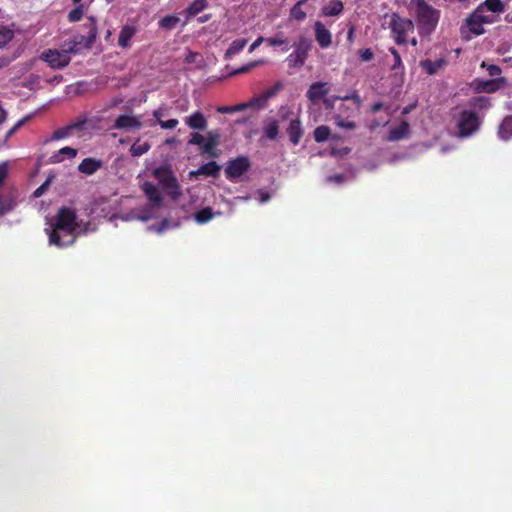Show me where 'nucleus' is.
<instances>
[{
	"label": "nucleus",
	"instance_id": "nucleus-1",
	"mask_svg": "<svg viewBox=\"0 0 512 512\" xmlns=\"http://www.w3.org/2000/svg\"><path fill=\"white\" fill-rule=\"evenodd\" d=\"M77 214L74 209L69 207H61L56 216L55 221L48 232L49 244L58 248H66L75 243L77 238Z\"/></svg>",
	"mask_w": 512,
	"mask_h": 512
},
{
	"label": "nucleus",
	"instance_id": "nucleus-2",
	"mask_svg": "<svg viewBox=\"0 0 512 512\" xmlns=\"http://www.w3.org/2000/svg\"><path fill=\"white\" fill-rule=\"evenodd\" d=\"M495 22L493 16L482 14L481 8H475L467 15L460 26L461 38L470 41L473 37L483 35L486 30L484 24H492Z\"/></svg>",
	"mask_w": 512,
	"mask_h": 512
},
{
	"label": "nucleus",
	"instance_id": "nucleus-3",
	"mask_svg": "<svg viewBox=\"0 0 512 512\" xmlns=\"http://www.w3.org/2000/svg\"><path fill=\"white\" fill-rule=\"evenodd\" d=\"M84 28L87 29V34L74 35L69 41L64 43L62 49L67 55L78 54L83 48H92L98 33L96 19L92 16L88 17L84 24Z\"/></svg>",
	"mask_w": 512,
	"mask_h": 512
},
{
	"label": "nucleus",
	"instance_id": "nucleus-4",
	"mask_svg": "<svg viewBox=\"0 0 512 512\" xmlns=\"http://www.w3.org/2000/svg\"><path fill=\"white\" fill-rule=\"evenodd\" d=\"M412 3L416 7V19L420 35L431 34L439 22V10L427 4L425 0H412Z\"/></svg>",
	"mask_w": 512,
	"mask_h": 512
},
{
	"label": "nucleus",
	"instance_id": "nucleus-5",
	"mask_svg": "<svg viewBox=\"0 0 512 512\" xmlns=\"http://www.w3.org/2000/svg\"><path fill=\"white\" fill-rule=\"evenodd\" d=\"M153 176L172 200L177 201L182 196L181 186L169 165L155 168Z\"/></svg>",
	"mask_w": 512,
	"mask_h": 512
},
{
	"label": "nucleus",
	"instance_id": "nucleus-6",
	"mask_svg": "<svg viewBox=\"0 0 512 512\" xmlns=\"http://www.w3.org/2000/svg\"><path fill=\"white\" fill-rule=\"evenodd\" d=\"M389 28L391 36L397 45H406L408 35L414 32L415 25L412 20L400 16L394 12L390 16Z\"/></svg>",
	"mask_w": 512,
	"mask_h": 512
},
{
	"label": "nucleus",
	"instance_id": "nucleus-7",
	"mask_svg": "<svg viewBox=\"0 0 512 512\" xmlns=\"http://www.w3.org/2000/svg\"><path fill=\"white\" fill-rule=\"evenodd\" d=\"M480 118L475 111L463 110L460 112L457 122L458 136L467 138L479 130Z\"/></svg>",
	"mask_w": 512,
	"mask_h": 512
},
{
	"label": "nucleus",
	"instance_id": "nucleus-8",
	"mask_svg": "<svg viewBox=\"0 0 512 512\" xmlns=\"http://www.w3.org/2000/svg\"><path fill=\"white\" fill-rule=\"evenodd\" d=\"M293 46L295 50L287 57L286 61L289 67L300 68L304 65L308 56V51L311 48V40L302 36Z\"/></svg>",
	"mask_w": 512,
	"mask_h": 512
},
{
	"label": "nucleus",
	"instance_id": "nucleus-9",
	"mask_svg": "<svg viewBox=\"0 0 512 512\" xmlns=\"http://www.w3.org/2000/svg\"><path fill=\"white\" fill-rule=\"evenodd\" d=\"M40 59L46 62L52 69H62L69 65L71 58L64 50L47 49L42 52Z\"/></svg>",
	"mask_w": 512,
	"mask_h": 512
},
{
	"label": "nucleus",
	"instance_id": "nucleus-10",
	"mask_svg": "<svg viewBox=\"0 0 512 512\" xmlns=\"http://www.w3.org/2000/svg\"><path fill=\"white\" fill-rule=\"evenodd\" d=\"M251 163L245 156H239L235 159L230 160L225 168V174L227 179L235 180L241 177L250 169Z\"/></svg>",
	"mask_w": 512,
	"mask_h": 512
},
{
	"label": "nucleus",
	"instance_id": "nucleus-11",
	"mask_svg": "<svg viewBox=\"0 0 512 512\" xmlns=\"http://www.w3.org/2000/svg\"><path fill=\"white\" fill-rule=\"evenodd\" d=\"M188 144L199 146L200 151L203 155H208L209 157L212 158H216L219 156L217 147L205 142V137L198 132L191 133L190 138L188 140Z\"/></svg>",
	"mask_w": 512,
	"mask_h": 512
},
{
	"label": "nucleus",
	"instance_id": "nucleus-12",
	"mask_svg": "<svg viewBox=\"0 0 512 512\" xmlns=\"http://www.w3.org/2000/svg\"><path fill=\"white\" fill-rule=\"evenodd\" d=\"M113 127L118 130H139L142 127L141 116L128 114L120 115L116 118Z\"/></svg>",
	"mask_w": 512,
	"mask_h": 512
},
{
	"label": "nucleus",
	"instance_id": "nucleus-13",
	"mask_svg": "<svg viewBox=\"0 0 512 512\" xmlns=\"http://www.w3.org/2000/svg\"><path fill=\"white\" fill-rule=\"evenodd\" d=\"M330 91L329 84L326 82H314L310 85L307 90L306 97L308 100L316 104L320 100L324 99Z\"/></svg>",
	"mask_w": 512,
	"mask_h": 512
},
{
	"label": "nucleus",
	"instance_id": "nucleus-14",
	"mask_svg": "<svg viewBox=\"0 0 512 512\" xmlns=\"http://www.w3.org/2000/svg\"><path fill=\"white\" fill-rule=\"evenodd\" d=\"M507 85L506 78H494L489 80H480L476 84V90L485 93H495Z\"/></svg>",
	"mask_w": 512,
	"mask_h": 512
},
{
	"label": "nucleus",
	"instance_id": "nucleus-15",
	"mask_svg": "<svg viewBox=\"0 0 512 512\" xmlns=\"http://www.w3.org/2000/svg\"><path fill=\"white\" fill-rule=\"evenodd\" d=\"M315 39L321 48H328L332 43L331 32L321 21L314 23Z\"/></svg>",
	"mask_w": 512,
	"mask_h": 512
},
{
	"label": "nucleus",
	"instance_id": "nucleus-16",
	"mask_svg": "<svg viewBox=\"0 0 512 512\" xmlns=\"http://www.w3.org/2000/svg\"><path fill=\"white\" fill-rule=\"evenodd\" d=\"M142 190L149 202L154 207H160L163 202V197L159 189L151 182H145L142 186Z\"/></svg>",
	"mask_w": 512,
	"mask_h": 512
},
{
	"label": "nucleus",
	"instance_id": "nucleus-17",
	"mask_svg": "<svg viewBox=\"0 0 512 512\" xmlns=\"http://www.w3.org/2000/svg\"><path fill=\"white\" fill-rule=\"evenodd\" d=\"M186 125L193 130L204 131L207 129L208 121L201 111H195L185 119Z\"/></svg>",
	"mask_w": 512,
	"mask_h": 512
},
{
	"label": "nucleus",
	"instance_id": "nucleus-18",
	"mask_svg": "<svg viewBox=\"0 0 512 512\" xmlns=\"http://www.w3.org/2000/svg\"><path fill=\"white\" fill-rule=\"evenodd\" d=\"M286 132L291 143L293 145H298L304 134L300 119L296 118L291 120L286 129Z\"/></svg>",
	"mask_w": 512,
	"mask_h": 512
},
{
	"label": "nucleus",
	"instance_id": "nucleus-19",
	"mask_svg": "<svg viewBox=\"0 0 512 512\" xmlns=\"http://www.w3.org/2000/svg\"><path fill=\"white\" fill-rule=\"evenodd\" d=\"M221 170L220 165H218L215 161H210L201 165L196 171H191L190 176H198L204 175L207 177L217 178L219 176V172Z\"/></svg>",
	"mask_w": 512,
	"mask_h": 512
},
{
	"label": "nucleus",
	"instance_id": "nucleus-20",
	"mask_svg": "<svg viewBox=\"0 0 512 512\" xmlns=\"http://www.w3.org/2000/svg\"><path fill=\"white\" fill-rule=\"evenodd\" d=\"M137 29L132 25H124L118 36V45L123 49L131 46V39L135 36Z\"/></svg>",
	"mask_w": 512,
	"mask_h": 512
},
{
	"label": "nucleus",
	"instance_id": "nucleus-21",
	"mask_svg": "<svg viewBox=\"0 0 512 512\" xmlns=\"http://www.w3.org/2000/svg\"><path fill=\"white\" fill-rule=\"evenodd\" d=\"M102 166V161L95 158H85L78 165L79 172L85 175H92Z\"/></svg>",
	"mask_w": 512,
	"mask_h": 512
},
{
	"label": "nucleus",
	"instance_id": "nucleus-22",
	"mask_svg": "<svg viewBox=\"0 0 512 512\" xmlns=\"http://www.w3.org/2000/svg\"><path fill=\"white\" fill-rule=\"evenodd\" d=\"M410 132L409 124L402 121L399 125L392 127L389 131V141H399L408 136Z\"/></svg>",
	"mask_w": 512,
	"mask_h": 512
},
{
	"label": "nucleus",
	"instance_id": "nucleus-23",
	"mask_svg": "<svg viewBox=\"0 0 512 512\" xmlns=\"http://www.w3.org/2000/svg\"><path fill=\"white\" fill-rule=\"evenodd\" d=\"M281 89V84L277 83L273 87L264 91L260 96L253 97L251 100L253 102L254 107H263L268 99L277 94V92Z\"/></svg>",
	"mask_w": 512,
	"mask_h": 512
},
{
	"label": "nucleus",
	"instance_id": "nucleus-24",
	"mask_svg": "<svg viewBox=\"0 0 512 512\" xmlns=\"http://www.w3.org/2000/svg\"><path fill=\"white\" fill-rule=\"evenodd\" d=\"M344 9L343 2L340 0H331L327 5L323 6L321 9V15L330 17V16H339Z\"/></svg>",
	"mask_w": 512,
	"mask_h": 512
},
{
	"label": "nucleus",
	"instance_id": "nucleus-25",
	"mask_svg": "<svg viewBox=\"0 0 512 512\" xmlns=\"http://www.w3.org/2000/svg\"><path fill=\"white\" fill-rule=\"evenodd\" d=\"M76 155L77 150L75 148L66 146L54 152L50 157V161L51 163H60L64 161L65 158L73 159Z\"/></svg>",
	"mask_w": 512,
	"mask_h": 512
},
{
	"label": "nucleus",
	"instance_id": "nucleus-26",
	"mask_svg": "<svg viewBox=\"0 0 512 512\" xmlns=\"http://www.w3.org/2000/svg\"><path fill=\"white\" fill-rule=\"evenodd\" d=\"M445 63V60L442 58L435 61L431 59H424L420 61V67L426 71L427 74L434 75L445 65Z\"/></svg>",
	"mask_w": 512,
	"mask_h": 512
},
{
	"label": "nucleus",
	"instance_id": "nucleus-27",
	"mask_svg": "<svg viewBox=\"0 0 512 512\" xmlns=\"http://www.w3.org/2000/svg\"><path fill=\"white\" fill-rule=\"evenodd\" d=\"M207 7V0H194L191 4H189V6L184 11V13L186 14V20L188 21L190 18L198 15Z\"/></svg>",
	"mask_w": 512,
	"mask_h": 512
},
{
	"label": "nucleus",
	"instance_id": "nucleus-28",
	"mask_svg": "<svg viewBox=\"0 0 512 512\" xmlns=\"http://www.w3.org/2000/svg\"><path fill=\"white\" fill-rule=\"evenodd\" d=\"M476 8H481L482 14H485V11H490L492 13H502L504 11V4L502 0H485Z\"/></svg>",
	"mask_w": 512,
	"mask_h": 512
},
{
	"label": "nucleus",
	"instance_id": "nucleus-29",
	"mask_svg": "<svg viewBox=\"0 0 512 512\" xmlns=\"http://www.w3.org/2000/svg\"><path fill=\"white\" fill-rule=\"evenodd\" d=\"M498 136L505 141L512 138V115L506 116L503 119L499 126Z\"/></svg>",
	"mask_w": 512,
	"mask_h": 512
},
{
	"label": "nucleus",
	"instance_id": "nucleus-30",
	"mask_svg": "<svg viewBox=\"0 0 512 512\" xmlns=\"http://www.w3.org/2000/svg\"><path fill=\"white\" fill-rule=\"evenodd\" d=\"M247 39L234 40L225 52V59H229L244 49L247 45Z\"/></svg>",
	"mask_w": 512,
	"mask_h": 512
},
{
	"label": "nucleus",
	"instance_id": "nucleus-31",
	"mask_svg": "<svg viewBox=\"0 0 512 512\" xmlns=\"http://www.w3.org/2000/svg\"><path fill=\"white\" fill-rule=\"evenodd\" d=\"M15 36V32L13 29L7 26H0V49L5 48L8 43H10Z\"/></svg>",
	"mask_w": 512,
	"mask_h": 512
},
{
	"label": "nucleus",
	"instance_id": "nucleus-32",
	"mask_svg": "<svg viewBox=\"0 0 512 512\" xmlns=\"http://www.w3.org/2000/svg\"><path fill=\"white\" fill-rule=\"evenodd\" d=\"M251 107H254L253 105V102L252 100L250 99L248 102H245V103H240V104H236V105H232V106H221L217 109V111L219 113H234V112H239V111H243L247 108H251Z\"/></svg>",
	"mask_w": 512,
	"mask_h": 512
},
{
	"label": "nucleus",
	"instance_id": "nucleus-33",
	"mask_svg": "<svg viewBox=\"0 0 512 512\" xmlns=\"http://www.w3.org/2000/svg\"><path fill=\"white\" fill-rule=\"evenodd\" d=\"M180 22V18L176 15H167L161 18L158 22L160 28L164 30H172Z\"/></svg>",
	"mask_w": 512,
	"mask_h": 512
},
{
	"label": "nucleus",
	"instance_id": "nucleus-34",
	"mask_svg": "<svg viewBox=\"0 0 512 512\" xmlns=\"http://www.w3.org/2000/svg\"><path fill=\"white\" fill-rule=\"evenodd\" d=\"M214 217V213L211 207H205L195 213V221L198 224H205L212 220Z\"/></svg>",
	"mask_w": 512,
	"mask_h": 512
},
{
	"label": "nucleus",
	"instance_id": "nucleus-35",
	"mask_svg": "<svg viewBox=\"0 0 512 512\" xmlns=\"http://www.w3.org/2000/svg\"><path fill=\"white\" fill-rule=\"evenodd\" d=\"M151 149V145L148 142L140 143L139 140L136 141L131 147H130V153L133 157H139L143 154L147 153Z\"/></svg>",
	"mask_w": 512,
	"mask_h": 512
},
{
	"label": "nucleus",
	"instance_id": "nucleus-36",
	"mask_svg": "<svg viewBox=\"0 0 512 512\" xmlns=\"http://www.w3.org/2000/svg\"><path fill=\"white\" fill-rule=\"evenodd\" d=\"M314 139L317 143L325 142L331 135V130L326 125H320L314 130Z\"/></svg>",
	"mask_w": 512,
	"mask_h": 512
},
{
	"label": "nucleus",
	"instance_id": "nucleus-37",
	"mask_svg": "<svg viewBox=\"0 0 512 512\" xmlns=\"http://www.w3.org/2000/svg\"><path fill=\"white\" fill-rule=\"evenodd\" d=\"M264 133L270 140L276 139L279 133V123L277 120H272L264 126Z\"/></svg>",
	"mask_w": 512,
	"mask_h": 512
},
{
	"label": "nucleus",
	"instance_id": "nucleus-38",
	"mask_svg": "<svg viewBox=\"0 0 512 512\" xmlns=\"http://www.w3.org/2000/svg\"><path fill=\"white\" fill-rule=\"evenodd\" d=\"M350 117L334 116L335 124L343 129L354 130L357 125L354 121L349 120Z\"/></svg>",
	"mask_w": 512,
	"mask_h": 512
},
{
	"label": "nucleus",
	"instance_id": "nucleus-39",
	"mask_svg": "<svg viewBox=\"0 0 512 512\" xmlns=\"http://www.w3.org/2000/svg\"><path fill=\"white\" fill-rule=\"evenodd\" d=\"M72 134L71 127L69 125H66L64 127L56 129L53 134L51 135V140H61L69 137Z\"/></svg>",
	"mask_w": 512,
	"mask_h": 512
},
{
	"label": "nucleus",
	"instance_id": "nucleus-40",
	"mask_svg": "<svg viewBox=\"0 0 512 512\" xmlns=\"http://www.w3.org/2000/svg\"><path fill=\"white\" fill-rule=\"evenodd\" d=\"M358 109H355V107H352L350 105H347L345 103H341L339 107L337 108V113L334 116H341L343 117H352L355 111Z\"/></svg>",
	"mask_w": 512,
	"mask_h": 512
},
{
	"label": "nucleus",
	"instance_id": "nucleus-41",
	"mask_svg": "<svg viewBox=\"0 0 512 512\" xmlns=\"http://www.w3.org/2000/svg\"><path fill=\"white\" fill-rule=\"evenodd\" d=\"M481 67L482 68H486L488 74L491 76V77H495V78H501L500 75L502 73V69L500 66L498 65H495V64H487L485 61H483L481 63Z\"/></svg>",
	"mask_w": 512,
	"mask_h": 512
},
{
	"label": "nucleus",
	"instance_id": "nucleus-42",
	"mask_svg": "<svg viewBox=\"0 0 512 512\" xmlns=\"http://www.w3.org/2000/svg\"><path fill=\"white\" fill-rule=\"evenodd\" d=\"M84 9L83 5L79 4L68 13V20L70 22H78L83 17Z\"/></svg>",
	"mask_w": 512,
	"mask_h": 512
},
{
	"label": "nucleus",
	"instance_id": "nucleus-43",
	"mask_svg": "<svg viewBox=\"0 0 512 512\" xmlns=\"http://www.w3.org/2000/svg\"><path fill=\"white\" fill-rule=\"evenodd\" d=\"M471 105L479 109H487L491 104L487 97L479 96L472 99Z\"/></svg>",
	"mask_w": 512,
	"mask_h": 512
},
{
	"label": "nucleus",
	"instance_id": "nucleus-44",
	"mask_svg": "<svg viewBox=\"0 0 512 512\" xmlns=\"http://www.w3.org/2000/svg\"><path fill=\"white\" fill-rule=\"evenodd\" d=\"M205 137V142L218 147L220 143V135L217 131H209Z\"/></svg>",
	"mask_w": 512,
	"mask_h": 512
},
{
	"label": "nucleus",
	"instance_id": "nucleus-45",
	"mask_svg": "<svg viewBox=\"0 0 512 512\" xmlns=\"http://www.w3.org/2000/svg\"><path fill=\"white\" fill-rule=\"evenodd\" d=\"M341 100L342 101L352 100L354 102L355 109H358V110L362 104V100H361L358 92H356V91H354L353 93H351L349 95H345V96L341 97Z\"/></svg>",
	"mask_w": 512,
	"mask_h": 512
},
{
	"label": "nucleus",
	"instance_id": "nucleus-46",
	"mask_svg": "<svg viewBox=\"0 0 512 512\" xmlns=\"http://www.w3.org/2000/svg\"><path fill=\"white\" fill-rule=\"evenodd\" d=\"M358 55L362 62H369L374 58V52L371 48L360 49Z\"/></svg>",
	"mask_w": 512,
	"mask_h": 512
},
{
	"label": "nucleus",
	"instance_id": "nucleus-47",
	"mask_svg": "<svg viewBox=\"0 0 512 512\" xmlns=\"http://www.w3.org/2000/svg\"><path fill=\"white\" fill-rule=\"evenodd\" d=\"M389 52L393 55L394 62L392 64V69L396 70L399 69L402 66V60L399 52L394 48L390 47Z\"/></svg>",
	"mask_w": 512,
	"mask_h": 512
},
{
	"label": "nucleus",
	"instance_id": "nucleus-48",
	"mask_svg": "<svg viewBox=\"0 0 512 512\" xmlns=\"http://www.w3.org/2000/svg\"><path fill=\"white\" fill-rule=\"evenodd\" d=\"M9 165L4 161L0 163V187H2L8 177Z\"/></svg>",
	"mask_w": 512,
	"mask_h": 512
},
{
	"label": "nucleus",
	"instance_id": "nucleus-49",
	"mask_svg": "<svg viewBox=\"0 0 512 512\" xmlns=\"http://www.w3.org/2000/svg\"><path fill=\"white\" fill-rule=\"evenodd\" d=\"M323 100V105L325 107L326 110H332L334 109L335 107V101L336 100H341V97L340 96H331V97H325Z\"/></svg>",
	"mask_w": 512,
	"mask_h": 512
},
{
	"label": "nucleus",
	"instance_id": "nucleus-50",
	"mask_svg": "<svg viewBox=\"0 0 512 512\" xmlns=\"http://www.w3.org/2000/svg\"><path fill=\"white\" fill-rule=\"evenodd\" d=\"M258 64H259V62H257V61L251 62L249 64H246V65L234 70L231 74L238 75V74L246 73V72L250 71L252 68L256 67Z\"/></svg>",
	"mask_w": 512,
	"mask_h": 512
},
{
	"label": "nucleus",
	"instance_id": "nucleus-51",
	"mask_svg": "<svg viewBox=\"0 0 512 512\" xmlns=\"http://www.w3.org/2000/svg\"><path fill=\"white\" fill-rule=\"evenodd\" d=\"M178 123L177 119L159 120V125L162 129H174Z\"/></svg>",
	"mask_w": 512,
	"mask_h": 512
},
{
	"label": "nucleus",
	"instance_id": "nucleus-52",
	"mask_svg": "<svg viewBox=\"0 0 512 512\" xmlns=\"http://www.w3.org/2000/svg\"><path fill=\"white\" fill-rule=\"evenodd\" d=\"M265 41L272 47L280 46L287 42L286 39L279 38V37H270V38H267Z\"/></svg>",
	"mask_w": 512,
	"mask_h": 512
},
{
	"label": "nucleus",
	"instance_id": "nucleus-53",
	"mask_svg": "<svg viewBox=\"0 0 512 512\" xmlns=\"http://www.w3.org/2000/svg\"><path fill=\"white\" fill-rule=\"evenodd\" d=\"M84 125H85V121H77V122L69 124V126L71 127L72 132L74 130L82 131L83 128H84Z\"/></svg>",
	"mask_w": 512,
	"mask_h": 512
},
{
	"label": "nucleus",
	"instance_id": "nucleus-54",
	"mask_svg": "<svg viewBox=\"0 0 512 512\" xmlns=\"http://www.w3.org/2000/svg\"><path fill=\"white\" fill-rule=\"evenodd\" d=\"M48 181H46L45 183H43L40 187H38L35 191H34V196L35 197H40L43 192L46 190L47 186H48Z\"/></svg>",
	"mask_w": 512,
	"mask_h": 512
},
{
	"label": "nucleus",
	"instance_id": "nucleus-55",
	"mask_svg": "<svg viewBox=\"0 0 512 512\" xmlns=\"http://www.w3.org/2000/svg\"><path fill=\"white\" fill-rule=\"evenodd\" d=\"M198 55H199L198 53H196V52H191V51H190V52L186 55V57H185V62H186V63H193V62H195V60H196V58H197V56H198Z\"/></svg>",
	"mask_w": 512,
	"mask_h": 512
},
{
	"label": "nucleus",
	"instance_id": "nucleus-56",
	"mask_svg": "<svg viewBox=\"0 0 512 512\" xmlns=\"http://www.w3.org/2000/svg\"><path fill=\"white\" fill-rule=\"evenodd\" d=\"M382 108H383V103L376 102L371 106V112L376 113V112L380 111Z\"/></svg>",
	"mask_w": 512,
	"mask_h": 512
},
{
	"label": "nucleus",
	"instance_id": "nucleus-57",
	"mask_svg": "<svg viewBox=\"0 0 512 512\" xmlns=\"http://www.w3.org/2000/svg\"><path fill=\"white\" fill-rule=\"evenodd\" d=\"M264 38L263 37H259L257 38L253 43L252 45L250 46V52H252L254 49H256L262 42H263Z\"/></svg>",
	"mask_w": 512,
	"mask_h": 512
},
{
	"label": "nucleus",
	"instance_id": "nucleus-58",
	"mask_svg": "<svg viewBox=\"0 0 512 512\" xmlns=\"http://www.w3.org/2000/svg\"><path fill=\"white\" fill-rule=\"evenodd\" d=\"M123 102V98L115 97L111 100L109 107H116Z\"/></svg>",
	"mask_w": 512,
	"mask_h": 512
},
{
	"label": "nucleus",
	"instance_id": "nucleus-59",
	"mask_svg": "<svg viewBox=\"0 0 512 512\" xmlns=\"http://www.w3.org/2000/svg\"><path fill=\"white\" fill-rule=\"evenodd\" d=\"M212 18L211 14H205L203 16L198 17L197 21L199 23H206Z\"/></svg>",
	"mask_w": 512,
	"mask_h": 512
},
{
	"label": "nucleus",
	"instance_id": "nucleus-60",
	"mask_svg": "<svg viewBox=\"0 0 512 512\" xmlns=\"http://www.w3.org/2000/svg\"><path fill=\"white\" fill-rule=\"evenodd\" d=\"M7 118V112L6 110H4L1 106H0V124H2L3 122H5Z\"/></svg>",
	"mask_w": 512,
	"mask_h": 512
},
{
	"label": "nucleus",
	"instance_id": "nucleus-61",
	"mask_svg": "<svg viewBox=\"0 0 512 512\" xmlns=\"http://www.w3.org/2000/svg\"><path fill=\"white\" fill-rule=\"evenodd\" d=\"M330 179H333L334 181L341 183L344 180V176L342 174H337V175L331 177Z\"/></svg>",
	"mask_w": 512,
	"mask_h": 512
},
{
	"label": "nucleus",
	"instance_id": "nucleus-62",
	"mask_svg": "<svg viewBox=\"0 0 512 512\" xmlns=\"http://www.w3.org/2000/svg\"><path fill=\"white\" fill-rule=\"evenodd\" d=\"M353 35H354V27H351L348 31L347 40L349 42L353 41Z\"/></svg>",
	"mask_w": 512,
	"mask_h": 512
},
{
	"label": "nucleus",
	"instance_id": "nucleus-63",
	"mask_svg": "<svg viewBox=\"0 0 512 512\" xmlns=\"http://www.w3.org/2000/svg\"><path fill=\"white\" fill-rule=\"evenodd\" d=\"M26 120H27V118H23V119L19 120V121L14 125V127H15L17 130H18V129H20V128L24 125V123L26 122Z\"/></svg>",
	"mask_w": 512,
	"mask_h": 512
},
{
	"label": "nucleus",
	"instance_id": "nucleus-64",
	"mask_svg": "<svg viewBox=\"0 0 512 512\" xmlns=\"http://www.w3.org/2000/svg\"><path fill=\"white\" fill-rule=\"evenodd\" d=\"M17 129L13 126L8 132L6 133V138H10L14 133H16Z\"/></svg>",
	"mask_w": 512,
	"mask_h": 512
}]
</instances>
